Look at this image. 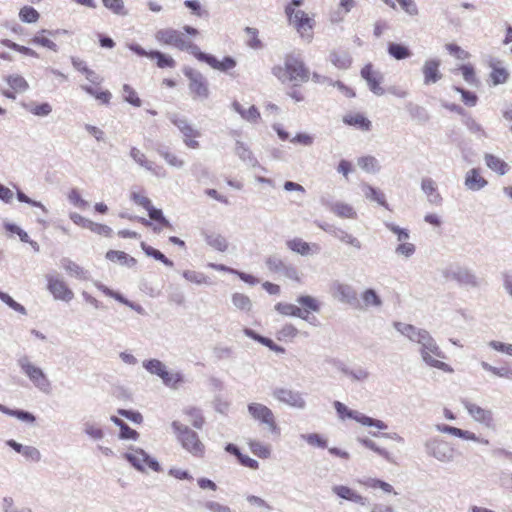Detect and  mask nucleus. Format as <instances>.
Listing matches in <instances>:
<instances>
[{
    "label": "nucleus",
    "mask_w": 512,
    "mask_h": 512,
    "mask_svg": "<svg viewBox=\"0 0 512 512\" xmlns=\"http://www.w3.org/2000/svg\"><path fill=\"white\" fill-rule=\"evenodd\" d=\"M393 326L399 333L407 337L410 341L421 345V357L427 365L444 372L453 371L448 364L437 359H443L445 358V355L426 330L417 328L408 322H393Z\"/></svg>",
    "instance_id": "1"
},
{
    "label": "nucleus",
    "mask_w": 512,
    "mask_h": 512,
    "mask_svg": "<svg viewBox=\"0 0 512 512\" xmlns=\"http://www.w3.org/2000/svg\"><path fill=\"white\" fill-rule=\"evenodd\" d=\"M272 73L281 82H290L294 85L306 83L310 78V71L300 56L287 54L283 65L274 66Z\"/></svg>",
    "instance_id": "2"
},
{
    "label": "nucleus",
    "mask_w": 512,
    "mask_h": 512,
    "mask_svg": "<svg viewBox=\"0 0 512 512\" xmlns=\"http://www.w3.org/2000/svg\"><path fill=\"white\" fill-rule=\"evenodd\" d=\"M302 2V0H292L286 5L285 13L289 24L293 26L300 37L310 41L313 38L316 25L315 15L297 8Z\"/></svg>",
    "instance_id": "3"
},
{
    "label": "nucleus",
    "mask_w": 512,
    "mask_h": 512,
    "mask_svg": "<svg viewBox=\"0 0 512 512\" xmlns=\"http://www.w3.org/2000/svg\"><path fill=\"white\" fill-rule=\"evenodd\" d=\"M155 39L162 45L172 46L179 50L188 51L196 59L200 49L183 32L173 28L160 29L155 33Z\"/></svg>",
    "instance_id": "4"
},
{
    "label": "nucleus",
    "mask_w": 512,
    "mask_h": 512,
    "mask_svg": "<svg viewBox=\"0 0 512 512\" xmlns=\"http://www.w3.org/2000/svg\"><path fill=\"white\" fill-rule=\"evenodd\" d=\"M171 427L183 449L194 457L202 458L204 456L205 445L195 431L179 421H173Z\"/></svg>",
    "instance_id": "5"
},
{
    "label": "nucleus",
    "mask_w": 512,
    "mask_h": 512,
    "mask_svg": "<svg viewBox=\"0 0 512 512\" xmlns=\"http://www.w3.org/2000/svg\"><path fill=\"white\" fill-rule=\"evenodd\" d=\"M130 199L136 205L144 208L148 212L150 219L155 221V224L153 225L154 232L159 233L163 229H173L172 224L163 216L162 210L157 209L152 205L151 200L145 195L144 191H132Z\"/></svg>",
    "instance_id": "6"
},
{
    "label": "nucleus",
    "mask_w": 512,
    "mask_h": 512,
    "mask_svg": "<svg viewBox=\"0 0 512 512\" xmlns=\"http://www.w3.org/2000/svg\"><path fill=\"white\" fill-rule=\"evenodd\" d=\"M21 371L29 378L33 385L42 393L50 394L51 382L43 370L35 366L27 356H22L17 360Z\"/></svg>",
    "instance_id": "7"
},
{
    "label": "nucleus",
    "mask_w": 512,
    "mask_h": 512,
    "mask_svg": "<svg viewBox=\"0 0 512 512\" xmlns=\"http://www.w3.org/2000/svg\"><path fill=\"white\" fill-rule=\"evenodd\" d=\"M424 448L427 456L432 457L441 463H450L454 461V447L441 437L436 436L427 439L424 442Z\"/></svg>",
    "instance_id": "8"
},
{
    "label": "nucleus",
    "mask_w": 512,
    "mask_h": 512,
    "mask_svg": "<svg viewBox=\"0 0 512 512\" xmlns=\"http://www.w3.org/2000/svg\"><path fill=\"white\" fill-rule=\"evenodd\" d=\"M333 406L341 418L347 417L364 426L375 427L379 430H386L388 428V425L382 420L374 419L355 410H350L340 401H334Z\"/></svg>",
    "instance_id": "9"
},
{
    "label": "nucleus",
    "mask_w": 512,
    "mask_h": 512,
    "mask_svg": "<svg viewBox=\"0 0 512 512\" xmlns=\"http://www.w3.org/2000/svg\"><path fill=\"white\" fill-rule=\"evenodd\" d=\"M247 409L254 420L266 425L271 433L279 434V427L277 426L274 414L269 407L264 404L254 402L250 403Z\"/></svg>",
    "instance_id": "10"
},
{
    "label": "nucleus",
    "mask_w": 512,
    "mask_h": 512,
    "mask_svg": "<svg viewBox=\"0 0 512 512\" xmlns=\"http://www.w3.org/2000/svg\"><path fill=\"white\" fill-rule=\"evenodd\" d=\"M124 458L138 471H144V464L155 472L161 471L158 461L141 448L133 449L131 453H125Z\"/></svg>",
    "instance_id": "11"
},
{
    "label": "nucleus",
    "mask_w": 512,
    "mask_h": 512,
    "mask_svg": "<svg viewBox=\"0 0 512 512\" xmlns=\"http://www.w3.org/2000/svg\"><path fill=\"white\" fill-rule=\"evenodd\" d=\"M272 396L281 403L296 409H305L306 401L301 392L289 388L276 387Z\"/></svg>",
    "instance_id": "12"
},
{
    "label": "nucleus",
    "mask_w": 512,
    "mask_h": 512,
    "mask_svg": "<svg viewBox=\"0 0 512 512\" xmlns=\"http://www.w3.org/2000/svg\"><path fill=\"white\" fill-rule=\"evenodd\" d=\"M197 60L207 63L211 68L223 73L232 75L231 71L237 66V61L231 56H225L223 59L218 60L215 56L206 54L200 51L197 55Z\"/></svg>",
    "instance_id": "13"
},
{
    "label": "nucleus",
    "mask_w": 512,
    "mask_h": 512,
    "mask_svg": "<svg viewBox=\"0 0 512 512\" xmlns=\"http://www.w3.org/2000/svg\"><path fill=\"white\" fill-rule=\"evenodd\" d=\"M47 288L57 300L70 302L74 298V292L68 287L64 280L58 277L48 276Z\"/></svg>",
    "instance_id": "14"
},
{
    "label": "nucleus",
    "mask_w": 512,
    "mask_h": 512,
    "mask_svg": "<svg viewBox=\"0 0 512 512\" xmlns=\"http://www.w3.org/2000/svg\"><path fill=\"white\" fill-rule=\"evenodd\" d=\"M361 76L374 94L381 96L385 93V89L382 87L383 75L375 70L371 63L366 64L361 69Z\"/></svg>",
    "instance_id": "15"
},
{
    "label": "nucleus",
    "mask_w": 512,
    "mask_h": 512,
    "mask_svg": "<svg viewBox=\"0 0 512 512\" xmlns=\"http://www.w3.org/2000/svg\"><path fill=\"white\" fill-rule=\"evenodd\" d=\"M462 405L467 410L469 415L476 421L488 428L494 426L493 413L491 410L484 409L467 399L461 400Z\"/></svg>",
    "instance_id": "16"
},
{
    "label": "nucleus",
    "mask_w": 512,
    "mask_h": 512,
    "mask_svg": "<svg viewBox=\"0 0 512 512\" xmlns=\"http://www.w3.org/2000/svg\"><path fill=\"white\" fill-rule=\"evenodd\" d=\"M297 303L296 308L299 310L300 314L297 315V317L303 320H306L310 316L314 317L315 314L319 313L321 310V302L317 298L309 295L300 296L297 299Z\"/></svg>",
    "instance_id": "17"
},
{
    "label": "nucleus",
    "mask_w": 512,
    "mask_h": 512,
    "mask_svg": "<svg viewBox=\"0 0 512 512\" xmlns=\"http://www.w3.org/2000/svg\"><path fill=\"white\" fill-rule=\"evenodd\" d=\"M5 81L9 85L10 89L3 90L2 95L9 99L14 100L17 93L25 92L29 88V84L25 78L18 74L7 76Z\"/></svg>",
    "instance_id": "18"
},
{
    "label": "nucleus",
    "mask_w": 512,
    "mask_h": 512,
    "mask_svg": "<svg viewBox=\"0 0 512 512\" xmlns=\"http://www.w3.org/2000/svg\"><path fill=\"white\" fill-rule=\"evenodd\" d=\"M332 292L337 300L355 307L358 305L357 293L350 285L341 283L335 284L332 288Z\"/></svg>",
    "instance_id": "19"
},
{
    "label": "nucleus",
    "mask_w": 512,
    "mask_h": 512,
    "mask_svg": "<svg viewBox=\"0 0 512 512\" xmlns=\"http://www.w3.org/2000/svg\"><path fill=\"white\" fill-rule=\"evenodd\" d=\"M343 123L355 127L361 131H370L372 128L371 121L360 112H350L343 116Z\"/></svg>",
    "instance_id": "20"
},
{
    "label": "nucleus",
    "mask_w": 512,
    "mask_h": 512,
    "mask_svg": "<svg viewBox=\"0 0 512 512\" xmlns=\"http://www.w3.org/2000/svg\"><path fill=\"white\" fill-rule=\"evenodd\" d=\"M204 239L209 247L218 252H225L229 247L227 238L220 232L214 230L205 231Z\"/></svg>",
    "instance_id": "21"
},
{
    "label": "nucleus",
    "mask_w": 512,
    "mask_h": 512,
    "mask_svg": "<svg viewBox=\"0 0 512 512\" xmlns=\"http://www.w3.org/2000/svg\"><path fill=\"white\" fill-rule=\"evenodd\" d=\"M332 492L344 500L354 502L362 506L367 505V498L358 494L356 491H354L348 486L335 485L332 487Z\"/></svg>",
    "instance_id": "22"
},
{
    "label": "nucleus",
    "mask_w": 512,
    "mask_h": 512,
    "mask_svg": "<svg viewBox=\"0 0 512 512\" xmlns=\"http://www.w3.org/2000/svg\"><path fill=\"white\" fill-rule=\"evenodd\" d=\"M440 61L436 59H430L427 60L424 63V66L422 68V72L424 75V83L429 85L432 83H436L439 81L442 77L440 71Z\"/></svg>",
    "instance_id": "23"
},
{
    "label": "nucleus",
    "mask_w": 512,
    "mask_h": 512,
    "mask_svg": "<svg viewBox=\"0 0 512 512\" xmlns=\"http://www.w3.org/2000/svg\"><path fill=\"white\" fill-rule=\"evenodd\" d=\"M484 160L486 163V166L496 174L502 176L509 172L510 166L509 164L501 159L500 157L491 154L486 153L484 156Z\"/></svg>",
    "instance_id": "24"
},
{
    "label": "nucleus",
    "mask_w": 512,
    "mask_h": 512,
    "mask_svg": "<svg viewBox=\"0 0 512 512\" xmlns=\"http://www.w3.org/2000/svg\"><path fill=\"white\" fill-rule=\"evenodd\" d=\"M488 184L487 180L481 175L477 168H473L466 173L465 185L472 191H477L484 188Z\"/></svg>",
    "instance_id": "25"
},
{
    "label": "nucleus",
    "mask_w": 512,
    "mask_h": 512,
    "mask_svg": "<svg viewBox=\"0 0 512 512\" xmlns=\"http://www.w3.org/2000/svg\"><path fill=\"white\" fill-rule=\"evenodd\" d=\"M56 34L57 31L42 29L34 35L30 42L48 48L52 51H57V45L51 39V37L55 36Z\"/></svg>",
    "instance_id": "26"
},
{
    "label": "nucleus",
    "mask_w": 512,
    "mask_h": 512,
    "mask_svg": "<svg viewBox=\"0 0 512 512\" xmlns=\"http://www.w3.org/2000/svg\"><path fill=\"white\" fill-rule=\"evenodd\" d=\"M189 89L195 98L204 99L209 95L207 82L201 75L190 79Z\"/></svg>",
    "instance_id": "27"
},
{
    "label": "nucleus",
    "mask_w": 512,
    "mask_h": 512,
    "mask_svg": "<svg viewBox=\"0 0 512 512\" xmlns=\"http://www.w3.org/2000/svg\"><path fill=\"white\" fill-rule=\"evenodd\" d=\"M329 61L338 69H348L352 64V57L348 51L333 50L329 54Z\"/></svg>",
    "instance_id": "28"
},
{
    "label": "nucleus",
    "mask_w": 512,
    "mask_h": 512,
    "mask_svg": "<svg viewBox=\"0 0 512 512\" xmlns=\"http://www.w3.org/2000/svg\"><path fill=\"white\" fill-rule=\"evenodd\" d=\"M105 258L111 262H118L123 266L134 267L137 264V260L128 255L127 253L119 250H109L105 254Z\"/></svg>",
    "instance_id": "29"
},
{
    "label": "nucleus",
    "mask_w": 512,
    "mask_h": 512,
    "mask_svg": "<svg viewBox=\"0 0 512 512\" xmlns=\"http://www.w3.org/2000/svg\"><path fill=\"white\" fill-rule=\"evenodd\" d=\"M232 107L244 120L248 122L257 123L261 118L258 108L254 105L245 109L238 101H234L232 103Z\"/></svg>",
    "instance_id": "30"
},
{
    "label": "nucleus",
    "mask_w": 512,
    "mask_h": 512,
    "mask_svg": "<svg viewBox=\"0 0 512 512\" xmlns=\"http://www.w3.org/2000/svg\"><path fill=\"white\" fill-rule=\"evenodd\" d=\"M0 412L8 416L15 417L18 420L27 424H34L36 421V417L31 412L22 409H11L1 403Z\"/></svg>",
    "instance_id": "31"
},
{
    "label": "nucleus",
    "mask_w": 512,
    "mask_h": 512,
    "mask_svg": "<svg viewBox=\"0 0 512 512\" xmlns=\"http://www.w3.org/2000/svg\"><path fill=\"white\" fill-rule=\"evenodd\" d=\"M382 301L380 296L373 289H366L361 294V302L358 300V305L356 307L361 308H370V307H379L381 306Z\"/></svg>",
    "instance_id": "32"
},
{
    "label": "nucleus",
    "mask_w": 512,
    "mask_h": 512,
    "mask_svg": "<svg viewBox=\"0 0 512 512\" xmlns=\"http://www.w3.org/2000/svg\"><path fill=\"white\" fill-rule=\"evenodd\" d=\"M82 89L89 95L93 96L97 101H99L100 104H110L112 94L109 90H103L99 87H92L87 85L82 86Z\"/></svg>",
    "instance_id": "33"
},
{
    "label": "nucleus",
    "mask_w": 512,
    "mask_h": 512,
    "mask_svg": "<svg viewBox=\"0 0 512 512\" xmlns=\"http://www.w3.org/2000/svg\"><path fill=\"white\" fill-rule=\"evenodd\" d=\"M149 59L156 60L157 67L161 69L174 68L176 66V61L170 55L160 51H149Z\"/></svg>",
    "instance_id": "34"
},
{
    "label": "nucleus",
    "mask_w": 512,
    "mask_h": 512,
    "mask_svg": "<svg viewBox=\"0 0 512 512\" xmlns=\"http://www.w3.org/2000/svg\"><path fill=\"white\" fill-rule=\"evenodd\" d=\"M245 334L278 354H283L285 352V349L282 346L275 344L270 338L261 336L251 329H245Z\"/></svg>",
    "instance_id": "35"
},
{
    "label": "nucleus",
    "mask_w": 512,
    "mask_h": 512,
    "mask_svg": "<svg viewBox=\"0 0 512 512\" xmlns=\"http://www.w3.org/2000/svg\"><path fill=\"white\" fill-rule=\"evenodd\" d=\"M422 190L429 197L430 202L439 205L441 204L442 197L437 192L435 182L430 178H425L421 183Z\"/></svg>",
    "instance_id": "36"
},
{
    "label": "nucleus",
    "mask_w": 512,
    "mask_h": 512,
    "mask_svg": "<svg viewBox=\"0 0 512 512\" xmlns=\"http://www.w3.org/2000/svg\"><path fill=\"white\" fill-rule=\"evenodd\" d=\"M387 51L388 54L396 60H403L412 55V52L407 46L394 42L388 44Z\"/></svg>",
    "instance_id": "37"
},
{
    "label": "nucleus",
    "mask_w": 512,
    "mask_h": 512,
    "mask_svg": "<svg viewBox=\"0 0 512 512\" xmlns=\"http://www.w3.org/2000/svg\"><path fill=\"white\" fill-rule=\"evenodd\" d=\"M490 79L494 85L505 83L509 78V72L499 63L491 64Z\"/></svg>",
    "instance_id": "38"
},
{
    "label": "nucleus",
    "mask_w": 512,
    "mask_h": 512,
    "mask_svg": "<svg viewBox=\"0 0 512 512\" xmlns=\"http://www.w3.org/2000/svg\"><path fill=\"white\" fill-rule=\"evenodd\" d=\"M143 367L151 374L162 378L168 371L166 366L158 359H150L143 361Z\"/></svg>",
    "instance_id": "39"
},
{
    "label": "nucleus",
    "mask_w": 512,
    "mask_h": 512,
    "mask_svg": "<svg viewBox=\"0 0 512 512\" xmlns=\"http://www.w3.org/2000/svg\"><path fill=\"white\" fill-rule=\"evenodd\" d=\"M358 441L366 448L376 452L378 455L383 457L388 462H390V463L394 462L392 454L389 451H387L386 449L379 447L374 441H372L368 438H359Z\"/></svg>",
    "instance_id": "40"
},
{
    "label": "nucleus",
    "mask_w": 512,
    "mask_h": 512,
    "mask_svg": "<svg viewBox=\"0 0 512 512\" xmlns=\"http://www.w3.org/2000/svg\"><path fill=\"white\" fill-rule=\"evenodd\" d=\"M62 265H63V268L65 269V271L69 275L76 277L78 279H82V280L87 279V272L77 263H75L71 260L65 259L63 261Z\"/></svg>",
    "instance_id": "41"
},
{
    "label": "nucleus",
    "mask_w": 512,
    "mask_h": 512,
    "mask_svg": "<svg viewBox=\"0 0 512 512\" xmlns=\"http://www.w3.org/2000/svg\"><path fill=\"white\" fill-rule=\"evenodd\" d=\"M122 95H123V99L130 105H132L134 107H140L142 105V100L138 96V93L129 84L123 85Z\"/></svg>",
    "instance_id": "42"
},
{
    "label": "nucleus",
    "mask_w": 512,
    "mask_h": 512,
    "mask_svg": "<svg viewBox=\"0 0 512 512\" xmlns=\"http://www.w3.org/2000/svg\"><path fill=\"white\" fill-rule=\"evenodd\" d=\"M141 248L147 256L153 257L154 259L162 262L165 266L172 267L173 262L168 259L162 252L147 245L145 242L141 243Z\"/></svg>",
    "instance_id": "43"
},
{
    "label": "nucleus",
    "mask_w": 512,
    "mask_h": 512,
    "mask_svg": "<svg viewBox=\"0 0 512 512\" xmlns=\"http://www.w3.org/2000/svg\"><path fill=\"white\" fill-rule=\"evenodd\" d=\"M212 267H214L215 269H217L218 271H225V272H229V273H233V274H236L241 280H243L244 282L248 283V284H258L259 283V279L257 277H254L250 274H246L244 272H240L238 270H235L233 268H230V267H227L225 265H212Z\"/></svg>",
    "instance_id": "44"
},
{
    "label": "nucleus",
    "mask_w": 512,
    "mask_h": 512,
    "mask_svg": "<svg viewBox=\"0 0 512 512\" xmlns=\"http://www.w3.org/2000/svg\"><path fill=\"white\" fill-rule=\"evenodd\" d=\"M287 247L301 255H308L311 251L309 243L305 242L301 238H294L287 241Z\"/></svg>",
    "instance_id": "45"
},
{
    "label": "nucleus",
    "mask_w": 512,
    "mask_h": 512,
    "mask_svg": "<svg viewBox=\"0 0 512 512\" xmlns=\"http://www.w3.org/2000/svg\"><path fill=\"white\" fill-rule=\"evenodd\" d=\"M248 445L251 452L259 458L267 459L270 457L271 450L269 446L264 445L263 443L256 440H250Z\"/></svg>",
    "instance_id": "46"
},
{
    "label": "nucleus",
    "mask_w": 512,
    "mask_h": 512,
    "mask_svg": "<svg viewBox=\"0 0 512 512\" xmlns=\"http://www.w3.org/2000/svg\"><path fill=\"white\" fill-rule=\"evenodd\" d=\"M161 379L166 386L173 389H177L184 382V376L180 372L167 371Z\"/></svg>",
    "instance_id": "47"
},
{
    "label": "nucleus",
    "mask_w": 512,
    "mask_h": 512,
    "mask_svg": "<svg viewBox=\"0 0 512 512\" xmlns=\"http://www.w3.org/2000/svg\"><path fill=\"white\" fill-rule=\"evenodd\" d=\"M83 431L93 440H102L105 436L103 429L90 421L84 423Z\"/></svg>",
    "instance_id": "48"
},
{
    "label": "nucleus",
    "mask_w": 512,
    "mask_h": 512,
    "mask_svg": "<svg viewBox=\"0 0 512 512\" xmlns=\"http://www.w3.org/2000/svg\"><path fill=\"white\" fill-rule=\"evenodd\" d=\"M182 134L186 146L192 149H197L199 147V142L196 140V138L200 136V132L196 130L192 125L189 126Z\"/></svg>",
    "instance_id": "49"
},
{
    "label": "nucleus",
    "mask_w": 512,
    "mask_h": 512,
    "mask_svg": "<svg viewBox=\"0 0 512 512\" xmlns=\"http://www.w3.org/2000/svg\"><path fill=\"white\" fill-rule=\"evenodd\" d=\"M102 3L105 8L116 15L125 16L128 13L123 0H102Z\"/></svg>",
    "instance_id": "50"
},
{
    "label": "nucleus",
    "mask_w": 512,
    "mask_h": 512,
    "mask_svg": "<svg viewBox=\"0 0 512 512\" xmlns=\"http://www.w3.org/2000/svg\"><path fill=\"white\" fill-rule=\"evenodd\" d=\"M19 18L25 23H35L39 20L40 15L33 7L23 6L19 11Z\"/></svg>",
    "instance_id": "51"
},
{
    "label": "nucleus",
    "mask_w": 512,
    "mask_h": 512,
    "mask_svg": "<svg viewBox=\"0 0 512 512\" xmlns=\"http://www.w3.org/2000/svg\"><path fill=\"white\" fill-rule=\"evenodd\" d=\"M130 156L134 159L135 162H137L139 165L145 167L146 169L148 170H151V171H154L157 175H160L161 173H159L158 171H156L153 166H152V163L149 162L145 156V154L139 150L138 148L136 147H133L130 151Z\"/></svg>",
    "instance_id": "52"
},
{
    "label": "nucleus",
    "mask_w": 512,
    "mask_h": 512,
    "mask_svg": "<svg viewBox=\"0 0 512 512\" xmlns=\"http://www.w3.org/2000/svg\"><path fill=\"white\" fill-rule=\"evenodd\" d=\"M357 164L362 170L368 173L375 172L379 168L377 159L370 155L358 158Z\"/></svg>",
    "instance_id": "53"
},
{
    "label": "nucleus",
    "mask_w": 512,
    "mask_h": 512,
    "mask_svg": "<svg viewBox=\"0 0 512 512\" xmlns=\"http://www.w3.org/2000/svg\"><path fill=\"white\" fill-rule=\"evenodd\" d=\"M185 414L189 416V421L194 428L201 429L203 427L205 421L200 409L188 408L185 410Z\"/></svg>",
    "instance_id": "54"
},
{
    "label": "nucleus",
    "mask_w": 512,
    "mask_h": 512,
    "mask_svg": "<svg viewBox=\"0 0 512 512\" xmlns=\"http://www.w3.org/2000/svg\"><path fill=\"white\" fill-rule=\"evenodd\" d=\"M333 212L341 218H356V212L353 207L345 203H337L332 208Z\"/></svg>",
    "instance_id": "55"
},
{
    "label": "nucleus",
    "mask_w": 512,
    "mask_h": 512,
    "mask_svg": "<svg viewBox=\"0 0 512 512\" xmlns=\"http://www.w3.org/2000/svg\"><path fill=\"white\" fill-rule=\"evenodd\" d=\"M1 44L5 47L15 50L21 54L31 56V57H37V53L33 49L26 47V46L19 45L9 39H3L1 41Z\"/></svg>",
    "instance_id": "56"
},
{
    "label": "nucleus",
    "mask_w": 512,
    "mask_h": 512,
    "mask_svg": "<svg viewBox=\"0 0 512 512\" xmlns=\"http://www.w3.org/2000/svg\"><path fill=\"white\" fill-rule=\"evenodd\" d=\"M232 302L233 305L241 311H248L252 306L249 297L241 293H235L232 297Z\"/></svg>",
    "instance_id": "57"
},
{
    "label": "nucleus",
    "mask_w": 512,
    "mask_h": 512,
    "mask_svg": "<svg viewBox=\"0 0 512 512\" xmlns=\"http://www.w3.org/2000/svg\"><path fill=\"white\" fill-rule=\"evenodd\" d=\"M245 33H246V36H247V45L253 49H258V48H261L262 46V43L258 37V30L256 28H252V27H246L245 28Z\"/></svg>",
    "instance_id": "58"
},
{
    "label": "nucleus",
    "mask_w": 512,
    "mask_h": 512,
    "mask_svg": "<svg viewBox=\"0 0 512 512\" xmlns=\"http://www.w3.org/2000/svg\"><path fill=\"white\" fill-rule=\"evenodd\" d=\"M298 334V330L290 323H286L278 332L277 337L280 341L292 340Z\"/></svg>",
    "instance_id": "59"
},
{
    "label": "nucleus",
    "mask_w": 512,
    "mask_h": 512,
    "mask_svg": "<svg viewBox=\"0 0 512 512\" xmlns=\"http://www.w3.org/2000/svg\"><path fill=\"white\" fill-rule=\"evenodd\" d=\"M301 438L311 446H316L319 448L327 447V440L318 433L302 434Z\"/></svg>",
    "instance_id": "60"
},
{
    "label": "nucleus",
    "mask_w": 512,
    "mask_h": 512,
    "mask_svg": "<svg viewBox=\"0 0 512 512\" xmlns=\"http://www.w3.org/2000/svg\"><path fill=\"white\" fill-rule=\"evenodd\" d=\"M457 70L461 72L464 80L467 83H469V84H477L478 81H477V78H476V74H475V70H474L473 65H471V64H464V65L459 66V68Z\"/></svg>",
    "instance_id": "61"
},
{
    "label": "nucleus",
    "mask_w": 512,
    "mask_h": 512,
    "mask_svg": "<svg viewBox=\"0 0 512 512\" xmlns=\"http://www.w3.org/2000/svg\"><path fill=\"white\" fill-rule=\"evenodd\" d=\"M365 194H366L367 198L377 202L379 205H381L385 208H388V204L386 202L385 195L381 191H379L371 186H368Z\"/></svg>",
    "instance_id": "62"
},
{
    "label": "nucleus",
    "mask_w": 512,
    "mask_h": 512,
    "mask_svg": "<svg viewBox=\"0 0 512 512\" xmlns=\"http://www.w3.org/2000/svg\"><path fill=\"white\" fill-rule=\"evenodd\" d=\"M275 310L284 316L297 317L300 315L296 305L290 303H278L275 305Z\"/></svg>",
    "instance_id": "63"
},
{
    "label": "nucleus",
    "mask_w": 512,
    "mask_h": 512,
    "mask_svg": "<svg viewBox=\"0 0 512 512\" xmlns=\"http://www.w3.org/2000/svg\"><path fill=\"white\" fill-rule=\"evenodd\" d=\"M446 50L455 58L459 60H466L470 57L469 52L462 49L460 46L454 43L446 44Z\"/></svg>",
    "instance_id": "64"
}]
</instances>
